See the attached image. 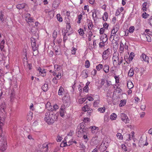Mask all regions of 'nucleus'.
<instances>
[{
	"label": "nucleus",
	"instance_id": "nucleus-19",
	"mask_svg": "<svg viewBox=\"0 0 152 152\" xmlns=\"http://www.w3.org/2000/svg\"><path fill=\"white\" fill-rule=\"evenodd\" d=\"M119 28V25L118 24H116L114 26L111 32L116 34L118 31Z\"/></svg>",
	"mask_w": 152,
	"mask_h": 152
},
{
	"label": "nucleus",
	"instance_id": "nucleus-29",
	"mask_svg": "<svg viewBox=\"0 0 152 152\" xmlns=\"http://www.w3.org/2000/svg\"><path fill=\"white\" fill-rule=\"evenodd\" d=\"M134 74V69L133 68H131L130 69L128 73V75L129 76L132 77Z\"/></svg>",
	"mask_w": 152,
	"mask_h": 152
},
{
	"label": "nucleus",
	"instance_id": "nucleus-53",
	"mask_svg": "<svg viewBox=\"0 0 152 152\" xmlns=\"http://www.w3.org/2000/svg\"><path fill=\"white\" fill-rule=\"evenodd\" d=\"M87 111V115L88 116H90L93 112V110L92 109L90 108Z\"/></svg>",
	"mask_w": 152,
	"mask_h": 152
},
{
	"label": "nucleus",
	"instance_id": "nucleus-52",
	"mask_svg": "<svg viewBox=\"0 0 152 152\" xmlns=\"http://www.w3.org/2000/svg\"><path fill=\"white\" fill-rule=\"evenodd\" d=\"M86 134H83V138L85 140V142H87L88 140V136L86 134Z\"/></svg>",
	"mask_w": 152,
	"mask_h": 152
},
{
	"label": "nucleus",
	"instance_id": "nucleus-48",
	"mask_svg": "<svg viewBox=\"0 0 152 152\" xmlns=\"http://www.w3.org/2000/svg\"><path fill=\"white\" fill-rule=\"evenodd\" d=\"M126 140H131L132 137H131V134H127L126 135Z\"/></svg>",
	"mask_w": 152,
	"mask_h": 152
},
{
	"label": "nucleus",
	"instance_id": "nucleus-38",
	"mask_svg": "<svg viewBox=\"0 0 152 152\" xmlns=\"http://www.w3.org/2000/svg\"><path fill=\"white\" fill-rule=\"evenodd\" d=\"M48 85L47 84H45L42 86V89L44 91H47L48 90Z\"/></svg>",
	"mask_w": 152,
	"mask_h": 152
},
{
	"label": "nucleus",
	"instance_id": "nucleus-61",
	"mask_svg": "<svg viewBox=\"0 0 152 152\" xmlns=\"http://www.w3.org/2000/svg\"><path fill=\"white\" fill-rule=\"evenodd\" d=\"M145 36L146 38L147 41L149 42H151V37L149 35H145Z\"/></svg>",
	"mask_w": 152,
	"mask_h": 152
},
{
	"label": "nucleus",
	"instance_id": "nucleus-40",
	"mask_svg": "<svg viewBox=\"0 0 152 152\" xmlns=\"http://www.w3.org/2000/svg\"><path fill=\"white\" fill-rule=\"evenodd\" d=\"M117 138L119 140H122L123 139V137L122 134L120 133H118L116 134Z\"/></svg>",
	"mask_w": 152,
	"mask_h": 152
},
{
	"label": "nucleus",
	"instance_id": "nucleus-56",
	"mask_svg": "<svg viewBox=\"0 0 152 152\" xmlns=\"http://www.w3.org/2000/svg\"><path fill=\"white\" fill-rule=\"evenodd\" d=\"M105 42H103L102 41H101L99 43V46L100 48H102L104 47L105 45Z\"/></svg>",
	"mask_w": 152,
	"mask_h": 152
},
{
	"label": "nucleus",
	"instance_id": "nucleus-60",
	"mask_svg": "<svg viewBox=\"0 0 152 152\" xmlns=\"http://www.w3.org/2000/svg\"><path fill=\"white\" fill-rule=\"evenodd\" d=\"M123 61V57H121L120 59L119 60V61L118 62L117 65H120L122 63Z\"/></svg>",
	"mask_w": 152,
	"mask_h": 152
},
{
	"label": "nucleus",
	"instance_id": "nucleus-21",
	"mask_svg": "<svg viewBox=\"0 0 152 152\" xmlns=\"http://www.w3.org/2000/svg\"><path fill=\"white\" fill-rule=\"evenodd\" d=\"M127 86L128 88L129 89H131L134 87V85L130 80H129L127 81Z\"/></svg>",
	"mask_w": 152,
	"mask_h": 152
},
{
	"label": "nucleus",
	"instance_id": "nucleus-11",
	"mask_svg": "<svg viewBox=\"0 0 152 152\" xmlns=\"http://www.w3.org/2000/svg\"><path fill=\"white\" fill-rule=\"evenodd\" d=\"M87 23H88V29L91 30L92 29L94 25L92 21L89 19L87 20Z\"/></svg>",
	"mask_w": 152,
	"mask_h": 152
},
{
	"label": "nucleus",
	"instance_id": "nucleus-44",
	"mask_svg": "<svg viewBox=\"0 0 152 152\" xmlns=\"http://www.w3.org/2000/svg\"><path fill=\"white\" fill-rule=\"evenodd\" d=\"M99 100H97L95 101L93 103V105L95 107H97L99 103Z\"/></svg>",
	"mask_w": 152,
	"mask_h": 152
},
{
	"label": "nucleus",
	"instance_id": "nucleus-3",
	"mask_svg": "<svg viewBox=\"0 0 152 152\" xmlns=\"http://www.w3.org/2000/svg\"><path fill=\"white\" fill-rule=\"evenodd\" d=\"M44 120L48 124L54 123L55 119V115L52 111L48 110L45 113Z\"/></svg>",
	"mask_w": 152,
	"mask_h": 152
},
{
	"label": "nucleus",
	"instance_id": "nucleus-42",
	"mask_svg": "<svg viewBox=\"0 0 152 152\" xmlns=\"http://www.w3.org/2000/svg\"><path fill=\"white\" fill-rule=\"evenodd\" d=\"M134 56V53L133 52H131L129 55V61H132Z\"/></svg>",
	"mask_w": 152,
	"mask_h": 152
},
{
	"label": "nucleus",
	"instance_id": "nucleus-25",
	"mask_svg": "<svg viewBox=\"0 0 152 152\" xmlns=\"http://www.w3.org/2000/svg\"><path fill=\"white\" fill-rule=\"evenodd\" d=\"M147 5V3L146 2H144L142 4V10L143 11L145 12L147 11L148 9L146 7V6Z\"/></svg>",
	"mask_w": 152,
	"mask_h": 152
},
{
	"label": "nucleus",
	"instance_id": "nucleus-37",
	"mask_svg": "<svg viewBox=\"0 0 152 152\" xmlns=\"http://www.w3.org/2000/svg\"><path fill=\"white\" fill-rule=\"evenodd\" d=\"M82 76L83 78H86L88 76V73L86 71L83 70L82 73Z\"/></svg>",
	"mask_w": 152,
	"mask_h": 152
},
{
	"label": "nucleus",
	"instance_id": "nucleus-46",
	"mask_svg": "<svg viewBox=\"0 0 152 152\" xmlns=\"http://www.w3.org/2000/svg\"><path fill=\"white\" fill-rule=\"evenodd\" d=\"M66 113V111L65 110H60V116L63 117Z\"/></svg>",
	"mask_w": 152,
	"mask_h": 152
},
{
	"label": "nucleus",
	"instance_id": "nucleus-24",
	"mask_svg": "<svg viewBox=\"0 0 152 152\" xmlns=\"http://www.w3.org/2000/svg\"><path fill=\"white\" fill-rule=\"evenodd\" d=\"M90 83L89 82H87L86 85L85 87L83 88V91L86 92H88L89 90L88 85Z\"/></svg>",
	"mask_w": 152,
	"mask_h": 152
},
{
	"label": "nucleus",
	"instance_id": "nucleus-28",
	"mask_svg": "<svg viewBox=\"0 0 152 152\" xmlns=\"http://www.w3.org/2000/svg\"><path fill=\"white\" fill-rule=\"evenodd\" d=\"M33 113L31 112H29L27 115V119L28 121H30L32 118Z\"/></svg>",
	"mask_w": 152,
	"mask_h": 152
},
{
	"label": "nucleus",
	"instance_id": "nucleus-18",
	"mask_svg": "<svg viewBox=\"0 0 152 152\" xmlns=\"http://www.w3.org/2000/svg\"><path fill=\"white\" fill-rule=\"evenodd\" d=\"M109 66L107 64H105L103 66V70L106 73L109 72Z\"/></svg>",
	"mask_w": 152,
	"mask_h": 152
},
{
	"label": "nucleus",
	"instance_id": "nucleus-17",
	"mask_svg": "<svg viewBox=\"0 0 152 152\" xmlns=\"http://www.w3.org/2000/svg\"><path fill=\"white\" fill-rule=\"evenodd\" d=\"M56 71H53V76H56V78L58 79V80L60 79L62 77L61 73L60 72H59L57 75V73L56 72Z\"/></svg>",
	"mask_w": 152,
	"mask_h": 152
},
{
	"label": "nucleus",
	"instance_id": "nucleus-33",
	"mask_svg": "<svg viewBox=\"0 0 152 152\" xmlns=\"http://www.w3.org/2000/svg\"><path fill=\"white\" fill-rule=\"evenodd\" d=\"M88 40L89 41H90L92 39V36L93 35V33L91 31H89L88 32Z\"/></svg>",
	"mask_w": 152,
	"mask_h": 152
},
{
	"label": "nucleus",
	"instance_id": "nucleus-4",
	"mask_svg": "<svg viewBox=\"0 0 152 152\" xmlns=\"http://www.w3.org/2000/svg\"><path fill=\"white\" fill-rule=\"evenodd\" d=\"M31 47L33 51L34 52L33 53V54L34 56H35L38 53V51L37 50V48L36 46V40L33 38H31Z\"/></svg>",
	"mask_w": 152,
	"mask_h": 152
},
{
	"label": "nucleus",
	"instance_id": "nucleus-39",
	"mask_svg": "<svg viewBox=\"0 0 152 152\" xmlns=\"http://www.w3.org/2000/svg\"><path fill=\"white\" fill-rule=\"evenodd\" d=\"M105 108L104 107L99 108L98 109V111L100 113H103L105 111Z\"/></svg>",
	"mask_w": 152,
	"mask_h": 152
},
{
	"label": "nucleus",
	"instance_id": "nucleus-50",
	"mask_svg": "<svg viewBox=\"0 0 152 152\" xmlns=\"http://www.w3.org/2000/svg\"><path fill=\"white\" fill-rule=\"evenodd\" d=\"M134 30V26H131L129 29V31L130 33H133Z\"/></svg>",
	"mask_w": 152,
	"mask_h": 152
},
{
	"label": "nucleus",
	"instance_id": "nucleus-54",
	"mask_svg": "<svg viewBox=\"0 0 152 152\" xmlns=\"http://www.w3.org/2000/svg\"><path fill=\"white\" fill-rule=\"evenodd\" d=\"M145 32L147 33V35L152 36V32L150 31L149 29H146L145 31Z\"/></svg>",
	"mask_w": 152,
	"mask_h": 152
},
{
	"label": "nucleus",
	"instance_id": "nucleus-35",
	"mask_svg": "<svg viewBox=\"0 0 152 152\" xmlns=\"http://www.w3.org/2000/svg\"><path fill=\"white\" fill-rule=\"evenodd\" d=\"M68 146H70V145L73 144V143L76 144L77 143V142L75 140H74L73 139H72L68 142Z\"/></svg>",
	"mask_w": 152,
	"mask_h": 152
},
{
	"label": "nucleus",
	"instance_id": "nucleus-20",
	"mask_svg": "<svg viewBox=\"0 0 152 152\" xmlns=\"http://www.w3.org/2000/svg\"><path fill=\"white\" fill-rule=\"evenodd\" d=\"M27 6V5L25 3H22L21 4H19L16 6L17 8L19 9H21Z\"/></svg>",
	"mask_w": 152,
	"mask_h": 152
},
{
	"label": "nucleus",
	"instance_id": "nucleus-55",
	"mask_svg": "<svg viewBox=\"0 0 152 152\" xmlns=\"http://www.w3.org/2000/svg\"><path fill=\"white\" fill-rule=\"evenodd\" d=\"M83 133H82L80 131H78L77 132V135L78 137H81L83 134Z\"/></svg>",
	"mask_w": 152,
	"mask_h": 152
},
{
	"label": "nucleus",
	"instance_id": "nucleus-23",
	"mask_svg": "<svg viewBox=\"0 0 152 152\" xmlns=\"http://www.w3.org/2000/svg\"><path fill=\"white\" fill-rule=\"evenodd\" d=\"M58 108V106L57 104H55L51 108H49L48 110H50V111H56Z\"/></svg>",
	"mask_w": 152,
	"mask_h": 152
},
{
	"label": "nucleus",
	"instance_id": "nucleus-43",
	"mask_svg": "<svg viewBox=\"0 0 152 152\" xmlns=\"http://www.w3.org/2000/svg\"><path fill=\"white\" fill-rule=\"evenodd\" d=\"M85 66L86 68H88L90 67V63L89 61L87 60L85 61Z\"/></svg>",
	"mask_w": 152,
	"mask_h": 152
},
{
	"label": "nucleus",
	"instance_id": "nucleus-32",
	"mask_svg": "<svg viewBox=\"0 0 152 152\" xmlns=\"http://www.w3.org/2000/svg\"><path fill=\"white\" fill-rule=\"evenodd\" d=\"M56 17L57 19V20L60 22H62L63 19L62 17H61L60 14H58L56 15Z\"/></svg>",
	"mask_w": 152,
	"mask_h": 152
},
{
	"label": "nucleus",
	"instance_id": "nucleus-26",
	"mask_svg": "<svg viewBox=\"0 0 152 152\" xmlns=\"http://www.w3.org/2000/svg\"><path fill=\"white\" fill-rule=\"evenodd\" d=\"M0 108L1 109H2L4 112L5 111V110L6 108V104L4 102L2 103L0 106Z\"/></svg>",
	"mask_w": 152,
	"mask_h": 152
},
{
	"label": "nucleus",
	"instance_id": "nucleus-6",
	"mask_svg": "<svg viewBox=\"0 0 152 152\" xmlns=\"http://www.w3.org/2000/svg\"><path fill=\"white\" fill-rule=\"evenodd\" d=\"M118 56L119 54L118 53H113V60L114 65H117L119 60Z\"/></svg>",
	"mask_w": 152,
	"mask_h": 152
},
{
	"label": "nucleus",
	"instance_id": "nucleus-57",
	"mask_svg": "<svg viewBox=\"0 0 152 152\" xmlns=\"http://www.w3.org/2000/svg\"><path fill=\"white\" fill-rule=\"evenodd\" d=\"M77 50V49L74 47H72L71 50V53L72 54L75 55V51Z\"/></svg>",
	"mask_w": 152,
	"mask_h": 152
},
{
	"label": "nucleus",
	"instance_id": "nucleus-27",
	"mask_svg": "<svg viewBox=\"0 0 152 152\" xmlns=\"http://www.w3.org/2000/svg\"><path fill=\"white\" fill-rule=\"evenodd\" d=\"M5 41L4 39H3L0 43V49L1 51H2L4 47Z\"/></svg>",
	"mask_w": 152,
	"mask_h": 152
},
{
	"label": "nucleus",
	"instance_id": "nucleus-63",
	"mask_svg": "<svg viewBox=\"0 0 152 152\" xmlns=\"http://www.w3.org/2000/svg\"><path fill=\"white\" fill-rule=\"evenodd\" d=\"M115 79V82L116 83H119V76H115L114 77Z\"/></svg>",
	"mask_w": 152,
	"mask_h": 152
},
{
	"label": "nucleus",
	"instance_id": "nucleus-36",
	"mask_svg": "<svg viewBox=\"0 0 152 152\" xmlns=\"http://www.w3.org/2000/svg\"><path fill=\"white\" fill-rule=\"evenodd\" d=\"M126 100L125 99L121 100L119 105V106L122 107L125 105L126 104Z\"/></svg>",
	"mask_w": 152,
	"mask_h": 152
},
{
	"label": "nucleus",
	"instance_id": "nucleus-8",
	"mask_svg": "<svg viewBox=\"0 0 152 152\" xmlns=\"http://www.w3.org/2000/svg\"><path fill=\"white\" fill-rule=\"evenodd\" d=\"M110 51L109 50L107 49V50H105L103 53L102 54V58L104 60H106L108 57V55L109 54Z\"/></svg>",
	"mask_w": 152,
	"mask_h": 152
},
{
	"label": "nucleus",
	"instance_id": "nucleus-51",
	"mask_svg": "<svg viewBox=\"0 0 152 152\" xmlns=\"http://www.w3.org/2000/svg\"><path fill=\"white\" fill-rule=\"evenodd\" d=\"M53 11L50 10L48 14V17H49V18L50 19L52 18L53 17Z\"/></svg>",
	"mask_w": 152,
	"mask_h": 152
},
{
	"label": "nucleus",
	"instance_id": "nucleus-5",
	"mask_svg": "<svg viewBox=\"0 0 152 152\" xmlns=\"http://www.w3.org/2000/svg\"><path fill=\"white\" fill-rule=\"evenodd\" d=\"M25 20L29 26L32 24L34 22V19L33 18L31 17V15L29 13H27L25 15Z\"/></svg>",
	"mask_w": 152,
	"mask_h": 152
},
{
	"label": "nucleus",
	"instance_id": "nucleus-47",
	"mask_svg": "<svg viewBox=\"0 0 152 152\" xmlns=\"http://www.w3.org/2000/svg\"><path fill=\"white\" fill-rule=\"evenodd\" d=\"M54 71H58L60 70V67L57 64H55L54 65Z\"/></svg>",
	"mask_w": 152,
	"mask_h": 152
},
{
	"label": "nucleus",
	"instance_id": "nucleus-64",
	"mask_svg": "<svg viewBox=\"0 0 152 152\" xmlns=\"http://www.w3.org/2000/svg\"><path fill=\"white\" fill-rule=\"evenodd\" d=\"M105 31V28H101L99 30V33L100 34H103L104 33Z\"/></svg>",
	"mask_w": 152,
	"mask_h": 152
},
{
	"label": "nucleus",
	"instance_id": "nucleus-16",
	"mask_svg": "<svg viewBox=\"0 0 152 152\" xmlns=\"http://www.w3.org/2000/svg\"><path fill=\"white\" fill-rule=\"evenodd\" d=\"M38 70L39 71V74L41 76L44 77L46 75V71L45 69L44 68H39Z\"/></svg>",
	"mask_w": 152,
	"mask_h": 152
},
{
	"label": "nucleus",
	"instance_id": "nucleus-12",
	"mask_svg": "<svg viewBox=\"0 0 152 152\" xmlns=\"http://www.w3.org/2000/svg\"><path fill=\"white\" fill-rule=\"evenodd\" d=\"M85 15V12L83 11H82L80 14L78 15L77 16L78 20L77 21V23L78 24H80L81 23V20L82 19L83 17Z\"/></svg>",
	"mask_w": 152,
	"mask_h": 152
},
{
	"label": "nucleus",
	"instance_id": "nucleus-49",
	"mask_svg": "<svg viewBox=\"0 0 152 152\" xmlns=\"http://www.w3.org/2000/svg\"><path fill=\"white\" fill-rule=\"evenodd\" d=\"M42 146L43 148H46V152H47L48 148V144L47 143H45L43 144Z\"/></svg>",
	"mask_w": 152,
	"mask_h": 152
},
{
	"label": "nucleus",
	"instance_id": "nucleus-9",
	"mask_svg": "<svg viewBox=\"0 0 152 152\" xmlns=\"http://www.w3.org/2000/svg\"><path fill=\"white\" fill-rule=\"evenodd\" d=\"M140 58L141 59H142L145 62H146L147 64H149V58L145 54L142 53L140 56Z\"/></svg>",
	"mask_w": 152,
	"mask_h": 152
},
{
	"label": "nucleus",
	"instance_id": "nucleus-34",
	"mask_svg": "<svg viewBox=\"0 0 152 152\" xmlns=\"http://www.w3.org/2000/svg\"><path fill=\"white\" fill-rule=\"evenodd\" d=\"M103 68V65L101 64H99L96 66V69L98 71H100Z\"/></svg>",
	"mask_w": 152,
	"mask_h": 152
},
{
	"label": "nucleus",
	"instance_id": "nucleus-10",
	"mask_svg": "<svg viewBox=\"0 0 152 152\" xmlns=\"http://www.w3.org/2000/svg\"><path fill=\"white\" fill-rule=\"evenodd\" d=\"M89 129H91V133L93 134L97 133L99 129L98 128L95 126H91Z\"/></svg>",
	"mask_w": 152,
	"mask_h": 152
},
{
	"label": "nucleus",
	"instance_id": "nucleus-58",
	"mask_svg": "<svg viewBox=\"0 0 152 152\" xmlns=\"http://www.w3.org/2000/svg\"><path fill=\"white\" fill-rule=\"evenodd\" d=\"M26 69H28L29 70H30L32 69V65L31 64H28L25 67Z\"/></svg>",
	"mask_w": 152,
	"mask_h": 152
},
{
	"label": "nucleus",
	"instance_id": "nucleus-22",
	"mask_svg": "<svg viewBox=\"0 0 152 152\" xmlns=\"http://www.w3.org/2000/svg\"><path fill=\"white\" fill-rule=\"evenodd\" d=\"M84 105L82 108V110L84 112H86L90 108L88 105H87L86 103L84 104Z\"/></svg>",
	"mask_w": 152,
	"mask_h": 152
},
{
	"label": "nucleus",
	"instance_id": "nucleus-7",
	"mask_svg": "<svg viewBox=\"0 0 152 152\" xmlns=\"http://www.w3.org/2000/svg\"><path fill=\"white\" fill-rule=\"evenodd\" d=\"M121 120L123 121L125 123H129V119L127 115L124 113L121 114Z\"/></svg>",
	"mask_w": 152,
	"mask_h": 152
},
{
	"label": "nucleus",
	"instance_id": "nucleus-30",
	"mask_svg": "<svg viewBox=\"0 0 152 152\" xmlns=\"http://www.w3.org/2000/svg\"><path fill=\"white\" fill-rule=\"evenodd\" d=\"M108 18V14L107 12H105L102 17V19L104 21H106Z\"/></svg>",
	"mask_w": 152,
	"mask_h": 152
},
{
	"label": "nucleus",
	"instance_id": "nucleus-1",
	"mask_svg": "<svg viewBox=\"0 0 152 152\" xmlns=\"http://www.w3.org/2000/svg\"><path fill=\"white\" fill-rule=\"evenodd\" d=\"M0 117V138L1 137L2 133V126L4 125L3 121ZM7 147V140L5 138L1 137L0 140V152H4Z\"/></svg>",
	"mask_w": 152,
	"mask_h": 152
},
{
	"label": "nucleus",
	"instance_id": "nucleus-31",
	"mask_svg": "<svg viewBox=\"0 0 152 152\" xmlns=\"http://www.w3.org/2000/svg\"><path fill=\"white\" fill-rule=\"evenodd\" d=\"M117 118V115L115 113H113L110 115V119L111 120H114L116 119Z\"/></svg>",
	"mask_w": 152,
	"mask_h": 152
},
{
	"label": "nucleus",
	"instance_id": "nucleus-45",
	"mask_svg": "<svg viewBox=\"0 0 152 152\" xmlns=\"http://www.w3.org/2000/svg\"><path fill=\"white\" fill-rule=\"evenodd\" d=\"M86 99L85 98H81L79 99L78 102L80 104H82L85 101Z\"/></svg>",
	"mask_w": 152,
	"mask_h": 152
},
{
	"label": "nucleus",
	"instance_id": "nucleus-13",
	"mask_svg": "<svg viewBox=\"0 0 152 152\" xmlns=\"http://www.w3.org/2000/svg\"><path fill=\"white\" fill-rule=\"evenodd\" d=\"M62 100L64 103H68L70 101L69 96L66 94L64 95L62 98Z\"/></svg>",
	"mask_w": 152,
	"mask_h": 152
},
{
	"label": "nucleus",
	"instance_id": "nucleus-14",
	"mask_svg": "<svg viewBox=\"0 0 152 152\" xmlns=\"http://www.w3.org/2000/svg\"><path fill=\"white\" fill-rule=\"evenodd\" d=\"M65 91L64 88L62 86L60 87L58 90V94L60 96H63L64 95Z\"/></svg>",
	"mask_w": 152,
	"mask_h": 152
},
{
	"label": "nucleus",
	"instance_id": "nucleus-62",
	"mask_svg": "<svg viewBox=\"0 0 152 152\" xmlns=\"http://www.w3.org/2000/svg\"><path fill=\"white\" fill-rule=\"evenodd\" d=\"M57 31H56L54 30L53 31V37L54 39H55L57 36Z\"/></svg>",
	"mask_w": 152,
	"mask_h": 152
},
{
	"label": "nucleus",
	"instance_id": "nucleus-59",
	"mask_svg": "<svg viewBox=\"0 0 152 152\" xmlns=\"http://www.w3.org/2000/svg\"><path fill=\"white\" fill-rule=\"evenodd\" d=\"M46 107L47 108H48V110L49 108H51L52 107V106L50 105V103L49 102H47L46 104Z\"/></svg>",
	"mask_w": 152,
	"mask_h": 152
},
{
	"label": "nucleus",
	"instance_id": "nucleus-2",
	"mask_svg": "<svg viewBox=\"0 0 152 152\" xmlns=\"http://www.w3.org/2000/svg\"><path fill=\"white\" fill-rule=\"evenodd\" d=\"M0 117V138L1 137L2 133V126L4 125L3 121ZM7 147V140L5 138L1 137L0 140V152H4Z\"/></svg>",
	"mask_w": 152,
	"mask_h": 152
},
{
	"label": "nucleus",
	"instance_id": "nucleus-15",
	"mask_svg": "<svg viewBox=\"0 0 152 152\" xmlns=\"http://www.w3.org/2000/svg\"><path fill=\"white\" fill-rule=\"evenodd\" d=\"M100 39L101 41L106 42L108 39L107 35L105 34L102 35L100 37Z\"/></svg>",
	"mask_w": 152,
	"mask_h": 152
},
{
	"label": "nucleus",
	"instance_id": "nucleus-41",
	"mask_svg": "<svg viewBox=\"0 0 152 152\" xmlns=\"http://www.w3.org/2000/svg\"><path fill=\"white\" fill-rule=\"evenodd\" d=\"M79 34L81 36H83L84 35V33L83 29L82 28H80L78 31Z\"/></svg>",
	"mask_w": 152,
	"mask_h": 152
}]
</instances>
